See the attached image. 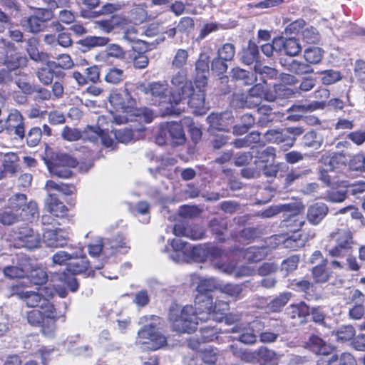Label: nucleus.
Instances as JSON below:
<instances>
[{
  "instance_id": "f257e3e1",
  "label": "nucleus",
  "mask_w": 365,
  "mask_h": 365,
  "mask_svg": "<svg viewBox=\"0 0 365 365\" xmlns=\"http://www.w3.org/2000/svg\"><path fill=\"white\" fill-rule=\"evenodd\" d=\"M229 310V304L216 300L213 306V298L210 294H197L195 307L186 305L181 307L177 304H172L169 312V319L174 331L179 333H192L197 329L200 322L212 319L220 322Z\"/></svg>"
},
{
  "instance_id": "f03ea898",
  "label": "nucleus",
  "mask_w": 365,
  "mask_h": 365,
  "mask_svg": "<svg viewBox=\"0 0 365 365\" xmlns=\"http://www.w3.org/2000/svg\"><path fill=\"white\" fill-rule=\"evenodd\" d=\"M109 102L116 112H121L123 115L110 113L108 116L101 115L98 117V124L102 125L103 123L108 120L115 122L116 124H122L129 120L128 115H135L139 120H143L145 123H150L155 115L154 112L147 108L136 110L134 108V100L128 93L123 94L117 92H113L109 97Z\"/></svg>"
},
{
  "instance_id": "7ed1b4c3",
  "label": "nucleus",
  "mask_w": 365,
  "mask_h": 365,
  "mask_svg": "<svg viewBox=\"0 0 365 365\" xmlns=\"http://www.w3.org/2000/svg\"><path fill=\"white\" fill-rule=\"evenodd\" d=\"M297 91H294L283 83L276 84L270 89H267L264 83H257L250 89L245 98V106L253 108L261 104L262 98L269 102H274L278 99L294 97Z\"/></svg>"
},
{
  "instance_id": "20e7f679",
  "label": "nucleus",
  "mask_w": 365,
  "mask_h": 365,
  "mask_svg": "<svg viewBox=\"0 0 365 365\" xmlns=\"http://www.w3.org/2000/svg\"><path fill=\"white\" fill-rule=\"evenodd\" d=\"M141 324H146L138 333L136 343L143 346L144 349L157 350L167 344L166 337L159 331L162 320L160 317L150 315L140 318Z\"/></svg>"
},
{
  "instance_id": "39448f33",
  "label": "nucleus",
  "mask_w": 365,
  "mask_h": 365,
  "mask_svg": "<svg viewBox=\"0 0 365 365\" xmlns=\"http://www.w3.org/2000/svg\"><path fill=\"white\" fill-rule=\"evenodd\" d=\"M330 244L327 250L329 255L334 259L330 262L333 269H345V262L343 260L344 256L351 252L354 244L351 232L346 229L338 230L330 235Z\"/></svg>"
},
{
  "instance_id": "423d86ee",
  "label": "nucleus",
  "mask_w": 365,
  "mask_h": 365,
  "mask_svg": "<svg viewBox=\"0 0 365 365\" xmlns=\"http://www.w3.org/2000/svg\"><path fill=\"white\" fill-rule=\"evenodd\" d=\"M171 85L178 90L170 93L169 103H167L165 114H180V110L177 106L184 97L190 95L193 91V85L188 79L187 69L182 68L173 72L170 77Z\"/></svg>"
},
{
  "instance_id": "0eeeda50",
  "label": "nucleus",
  "mask_w": 365,
  "mask_h": 365,
  "mask_svg": "<svg viewBox=\"0 0 365 365\" xmlns=\"http://www.w3.org/2000/svg\"><path fill=\"white\" fill-rule=\"evenodd\" d=\"M14 294L22 299L28 307H40L45 297H53L54 288L51 286H43L37 288V291L23 288L20 284L14 287Z\"/></svg>"
},
{
  "instance_id": "6e6552de",
  "label": "nucleus",
  "mask_w": 365,
  "mask_h": 365,
  "mask_svg": "<svg viewBox=\"0 0 365 365\" xmlns=\"http://www.w3.org/2000/svg\"><path fill=\"white\" fill-rule=\"evenodd\" d=\"M170 140L174 145H182L185 142V135L180 123L175 122L165 123L160 125L155 141L163 145Z\"/></svg>"
},
{
  "instance_id": "1a4fd4ad",
  "label": "nucleus",
  "mask_w": 365,
  "mask_h": 365,
  "mask_svg": "<svg viewBox=\"0 0 365 365\" xmlns=\"http://www.w3.org/2000/svg\"><path fill=\"white\" fill-rule=\"evenodd\" d=\"M139 89L145 94L150 96L154 103H158L163 115H169L164 113L170 98V96H167L168 84L166 81L151 82L148 84H143L139 87Z\"/></svg>"
},
{
  "instance_id": "9d476101",
  "label": "nucleus",
  "mask_w": 365,
  "mask_h": 365,
  "mask_svg": "<svg viewBox=\"0 0 365 365\" xmlns=\"http://www.w3.org/2000/svg\"><path fill=\"white\" fill-rule=\"evenodd\" d=\"M47 168L51 175L58 178H68L71 175V168L76 167L77 161L71 156L58 153L51 160H45Z\"/></svg>"
},
{
  "instance_id": "9b49d317",
  "label": "nucleus",
  "mask_w": 365,
  "mask_h": 365,
  "mask_svg": "<svg viewBox=\"0 0 365 365\" xmlns=\"http://www.w3.org/2000/svg\"><path fill=\"white\" fill-rule=\"evenodd\" d=\"M264 323L260 320H254L247 324L235 326L232 331L239 334V341L245 344H253L257 341V334L264 329Z\"/></svg>"
},
{
  "instance_id": "f8f14e48",
  "label": "nucleus",
  "mask_w": 365,
  "mask_h": 365,
  "mask_svg": "<svg viewBox=\"0 0 365 365\" xmlns=\"http://www.w3.org/2000/svg\"><path fill=\"white\" fill-rule=\"evenodd\" d=\"M26 63V58L17 54L13 55L12 53L9 56L7 52L4 60L6 68L0 70V83L12 81L14 74L16 75V73H14V71L19 67L25 66Z\"/></svg>"
},
{
  "instance_id": "ddd939ff",
  "label": "nucleus",
  "mask_w": 365,
  "mask_h": 365,
  "mask_svg": "<svg viewBox=\"0 0 365 365\" xmlns=\"http://www.w3.org/2000/svg\"><path fill=\"white\" fill-rule=\"evenodd\" d=\"M5 129L9 134L14 135L16 138H24V118L19 110H14L9 114L5 122Z\"/></svg>"
},
{
  "instance_id": "4468645a",
  "label": "nucleus",
  "mask_w": 365,
  "mask_h": 365,
  "mask_svg": "<svg viewBox=\"0 0 365 365\" xmlns=\"http://www.w3.org/2000/svg\"><path fill=\"white\" fill-rule=\"evenodd\" d=\"M16 240L19 246L26 247L28 250L36 249L39 247L41 243L39 234L28 227L19 229Z\"/></svg>"
},
{
  "instance_id": "2eb2a0df",
  "label": "nucleus",
  "mask_w": 365,
  "mask_h": 365,
  "mask_svg": "<svg viewBox=\"0 0 365 365\" xmlns=\"http://www.w3.org/2000/svg\"><path fill=\"white\" fill-rule=\"evenodd\" d=\"M302 210L303 206L301 203L290 204V208H285L284 225L293 230L301 227L305 222L303 216L300 215Z\"/></svg>"
},
{
  "instance_id": "dca6fc26",
  "label": "nucleus",
  "mask_w": 365,
  "mask_h": 365,
  "mask_svg": "<svg viewBox=\"0 0 365 365\" xmlns=\"http://www.w3.org/2000/svg\"><path fill=\"white\" fill-rule=\"evenodd\" d=\"M113 136V133L110 134L108 132L106 131L105 129L101 128L99 126H88L84 135V138H87L91 142L96 143L98 140H101L103 145L114 149L113 145L115 141Z\"/></svg>"
},
{
  "instance_id": "f3484780",
  "label": "nucleus",
  "mask_w": 365,
  "mask_h": 365,
  "mask_svg": "<svg viewBox=\"0 0 365 365\" xmlns=\"http://www.w3.org/2000/svg\"><path fill=\"white\" fill-rule=\"evenodd\" d=\"M43 242L49 247H61L66 245L68 232L62 229H46L43 232Z\"/></svg>"
},
{
  "instance_id": "a211bd4d",
  "label": "nucleus",
  "mask_w": 365,
  "mask_h": 365,
  "mask_svg": "<svg viewBox=\"0 0 365 365\" xmlns=\"http://www.w3.org/2000/svg\"><path fill=\"white\" fill-rule=\"evenodd\" d=\"M207 120L212 129L217 130H228V128L233 123L232 112L225 111L222 113H211Z\"/></svg>"
},
{
  "instance_id": "6ab92c4d",
  "label": "nucleus",
  "mask_w": 365,
  "mask_h": 365,
  "mask_svg": "<svg viewBox=\"0 0 365 365\" xmlns=\"http://www.w3.org/2000/svg\"><path fill=\"white\" fill-rule=\"evenodd\" d=\"M28 322L33 326L41 325L43 334L49 338L54 336L55 327L54 322L48 325L40 310L33 309L27 313Z\"/></svg>"
},
{
  "instance_id": "aec40b11",
  "label": "nucleus",
  "mask_w": 365,
  "mask_h": 365,
  "mask_svg": "<svg viewBox=\"0 0 365 365\" xmlns=\"http://www.w3.org/2000/svg\"><path fill=\"white\" fill-rule=\"evenodd\" d=\"M44 63L46 66L39 68L37 71V77L41 83L44 85H49L52 83L54 76L58 78L64 76L63 71H56V61H50L48 58L47 61Z\"/></svg>"
},
{
  "instance_id": "412c9836",
  "label": "nucleus",
  "mask_w": 365,
  "mask_h": 365,
  "mask_svg": "<svg viewBox=\"0 0 365 365\" xmlns=\"http://www.w3.org/2000/svg\"><path fill=\"white\" fill-rule=\"evenodd\" d=\"M173 252L170 255V258L177 262H189V249L190 246L187 243L180 239H174L171 241Z\"/></svg>"
},
{
  "instance_id": "4be33fe9",
  "label": "nucleus",
  "mask_w": 365,
  "mask_h": 365,
  "mask_svg": "<svg viewBox=\"0 0 365 365\" xmlns=\"http://www.w3.org/2000/svg\"><path fill=\"white\" fill-rule=\"evenodd\" d=\"M129 247L122 235L112 239H104V257H108L117 252L125 253Z\"/></svg>"
},
{
  "instance_id": "5701e85b",
  "label": "nucleus",
  "mask_w": 365,
  "mask_h": 365,
  "mask_svg": "<svg viewBox=\"0 0 365 365\" xmlns=\"http://www.w3.org/2000/svg\"><path fill=\"white\" fill-rule=\"evenodd\" d=\"M314 236L313 232L306 233L304 231H294L292 235L282 240V246L284 248L297 250L303 247L306 242L313 238Z\"/></svg>"
},
{
  "instance_id": "b1692460",
  "label": "nucleus",
  "mask_w": 365,
  "mask_h": 365,
  "mask_svg": "<svg viewBox=\"0 0 365 365\" xmlns=\"http://www.w3.org/2000/svg\"><path fill=\"white\" fill-rule=\"evenodd\" d=\"M329 212L328 206L324 202H315L310 205L307 211L308 222L313 225H319L327 216Z\"/></svg>"
},
{
  "instance_id": "393cba45",
  "label": "nucleus",
  "mask_w": 365,
  "mask_h": 365,
  "mask_svg": "<svg viewBox=\"0 0 365 365\" xmlns=\"http://www.w3.org/2000/svg\"><path fill=\"white\" fill-rule=\"evenodd\" d=\"M128 20L122 15H114L110 19L96 21L94 28L104 33H110L117 26H123L127 24Z\"/></svg>"
},
{
  "instance_id": "a878e982",
  "label": "nucleus",
  "mask_w": 365,
  "mask_h": 365,
  "mask_svg": "<svg viewBox=\"0 0 365 365\" xmlns=\"http://www.w3.org/2000/svg\"><path fill=\"white\" fill-rule=\"evenodd\" d=\"M308 349L317 355H322V357H327L331 354L333 346L327 344L324 339L318 336H310L307 343Z\"/></svg>"
},
{
  "instance_id": "bb28decb",
  "label": "nucleus",
  "mask_w": 365,
  "mask_h": 365,
  "mask_svg": "<svg viewBox=\"0 0 365 365\" xmlns=\"http://www.w3.org/2000/svg\"><path fill=\"white\" fill-rule=\"evenodd\" d=\"M188 98V105L194 109V112L197 115H202L206 113L209 109V106L205 103V95L203 90H198L195 93L193 89L192 93L184 97L183 98Z\"/></svg>"
},
{
  "instance_id": "cd10ccee",
  "label": "nucleus",
  "mask_w": 365,
  "mask_h": 365,
  "mask_svg": "<svg viewBox=\"0 0 365 365\" xmlns=\"http://www.w3.org/2000/svg\"><path fill=\"white\" fill-rule=\"evenodd\" d=\"M280 63L286 70L296 75H304L313 72V68L309 64L296 59H281Z\"/></svg>"
},
{
  "instance_id": "c85d7f7f",
  "label": "nucleus",
  "mask_w": 365,
  "mask_h": 365,
  "mask_svg": "<svg viewBox=\"0 0 365 365\" xmlns=\"http://www.w3.org/2000/svg\"><path fill=\"white\" fill-rule=\"evenodd\" d=\"M356 361L349 353H342L340 356L332 354L327 357H322L317 361V365H355Z\"/></svg>"
},
{
  "instance_id": "c756f323",
  "label": "nucleus",
  "mask_w": 365,
  "mask_h": 365,
  "mask_svg": "<svg viewBox=\"0 0 365 365\" xmlns=\"http://www.w3.org/2000/svg\"><path fill=\"white\" fill-rule=\"evenodd\" d=\"M322 162L324 163V166L320 168V179L322 182L329 186H333L336 184L334 180V163L335 160L328 156H322Z\"/></svg>"
},
{
  "instance_id": "7c9ffc66",
  "label": "nucleus",
  "mask_w": 365,
  "mask_h": 365,
  "mask_svg": "<svg viewBox=\"0 0 365 365\" xmlns=\"http://www.w3.org/2000/svg\"><path fill=\"white\" fill-rule=\"evenodd\" d=\"M277 47L280 52L284 51L287 55L290 56L297 55L302 49L297 40L294 38H277Z\"/></svg>"
},
{
  "instance_id": "2f4dec72",
  "label": "nucleus",
  "mask_w": 365,
  "mask_h": 365,
  "mask_svg": "<svg viewBox=\"0 0 365 365\" xmlns=\"http://www.w3.org/2000/svg\"><path fill=\"white\" fill-rule=\"evenodd\" d=\"M45 205L47 210L53 216H63L67 208L63 203L59 201L53 193L48 194L45 199Z\"/></svg>"
},
{
  "instance_id": "473e14b6",
  "label": "nucleus",
  "mask_w": 365,
  "mask_h": 365,
  "mask_svg": "<svg viewBox=\"0 0 365 365\" xmlns=\"http://www.w3.org/2000/svg\"><path fill=\"white\" fill-rule=\"evenodd\" d=\"M324 103L323 102H314L310 104H303V103H296L292 105L289 109L288 111L297 113V115L293 116H289V119H294L295 120H298L299 117L302 116V114L312 112L317 109L324 108Z\"/></svg>"
},
{
  "instance_id": "72a5a7b5",
  "label": "nucleus",
  "mask_w": 365,
  "mask_h": 365,
  "mask_svg": "<svg viewBox=\"0 0 365 365\" xmlns=\"http://www.w3.org/2000/svg\"><path fill=\"white\" fill-rule=\"evenodd\" d=\"M60 281L63 283V287L57 285L54 288V292H56L61 297H65L67 294L65 287H67L73 292H76L78 289V283L73 274H63L60 277Z\"/></svg>"
},
{
  "instance_id": "f704fd0d",
  "label": "nucleus",
  "mask_w": 365,
  "mask_h": 365,
  "mask_svg": "<svg viewBox=\"0 0 365 365\" xmlns=\"http://www.w3.org/2000/svg\"><path fill=\"white\" fill-rule=\"evenodd\" d=\"M51 298V297L43 298L39 308L41 309L43 317L48 324L51 325L52 322H53L54 327H56V320L59 317V316L54 307V305L49 301Z\"/></svg>"
},
{
  "instance_id": "c9c22d12",
  "label": "nucleus",
  "mask_w": 365,
  "mask_h": 365,
  "mask_svg": "<svg viewBox=\"0 0 365 365\" xmlns=\"http://www.w3.org/2000/svg\"><path fill=\"white\" fill-rule=\"evenodd\" d=\"M83 255V247H78L76 250L68 252L65 251H58L55 253L52 257L53 265H63L68 264V262L71 260L72 258L81 257Z\"/></svg>"
},
{
  "instance_id": "e433bc0d",
  "label": "nucleus",
  "mask_w": 365,
  "mask_h": 365,
  "mask_svg": "<svg viewBox=\"0 0 365 365\" xmlns=\"http://www.w3.org/2000/svg\"><path fill=\"white\" fill-rule=\"evenodd\" d=\"M327 259H323L322 263L312 268V278L316 283H325L331 277V272L327 268Z\"/></svg>"
},
{
  "instance_id": "4c0bfd02",
  "label": "nucleus",
  "mask_w": 365,
  "mask_h": 365,
  "mask_svg": "<svg viewBox=\"0 0 365 365\" xmlns=\"http://www.w3.org/2000/svg\"><path fill=\"white\" fill-rule=\"evenodd\" d=\"M110 39L108 37L89 36L80 40L78 44L84 48V51H87L96 47L104 46L107 45Z\"/></svg>"
},
{
  "instance_id": "58836bf2",
  "label": "nucleus",
  "mask_w": 365,
  "mask_h": 365,
  "mask_svg": "<svg viewBox=\"0 0 365 365\" xmlns=\"http://www.w3.org/2000/svg\"><path fill=\"white\" fill-rule=\"evenodd\" d=\"M89 262L87 260L84 252L83 255L72 258L67 264V269L73 274H81L85 272L88 267Z\"/></svg>"
},
{
  "instance_id": "ea45409f",
  "label": "nucleus",
  "mask_w": 365,
  "mask_h": 365,
  "mask_svg": "<svg viewBox=\"0 0 365 365\" xmlns=\"http://www.w3.org/2000/svg\"><path fill=\"white\" fill-rule=\"evenodd\" d=\"M327 132V131H324L323 133H317L314 130L307 132L303 136V143L304 146L314 149L319 148L324 143V136Z\"/></svg>"
},
{
  "instance_id": "a19ab883",
  "label": "nucleus",
  "mask_w": 365,
  "mask_h": 365,
  "mask_svg": "<svg viewBox=\"0 0 365 365\" xmlns=\"http://www.w3.org/2000/svg\"><path fill=\"white\" fill-rule=\"evenodd\" d=\"M219 287V284L215 278H199L197 287V294H210V292Z\"/></svg>"
},
{
  "instance_id": "79ce46f5",
  "label": "nucleus",
  "mask_w": 365,
  "mask_h": 365,
  "mask_svg": "<svg viewBox=\"0 0 365 365\" xmlns=\"http://www.w3.org/2000/svg\"><path fill=\"white\" fill-rule=\"evenodd\" d=\"M309 314L310 309L304 302H300L290 306L289 314L291 317L292 319L298 317L301 323L305 320V318L309 316Z\"/></svg>"
},
{
  "instance_id": "37998d69",
  "label": "nucleus",
  "mask_w": 365,
  "mask_h": 365,
  "mask_svg": "<svg viewBox=\"0 0 365 365\" xmlns=\"http://www.w3.org/2000/svg\"><path fill=\"white\" fill-rule=\"evenodd\" d=\"M113 136L118 142L128 143L138 137V132L126 127L114 130Z\"/></svg>"
},
{
  "instance_id": "c03bdc74",
  "label": "nucleus",
  "mask_w": 365,
  "mask_h": 365,
  "mask_svg": "<svg viewBox=\"0 0 365 365\" xmlns=\"http://www.w3.org/2000/svg\"><path fill=\"white\" fill-rule=\"evenodd\" d=\"M334 334L337 341L344 343L354 338L356 330L353 326L346 325L339 327Z\"/></svg>"
},
{
  "instance_id": "a18cd8bd",
  "label": "nucleus",
  "mask_w": 365,
  "mask_h": 365,
  "mask_svg": "<svg viewBox=\"0 0 365 365\" xmlns=\"http://www.w3.org/2000/svg\"><path fill=\"white\" fill-rule=\"evenodd\" d=\"M18 161L19 157L16 153H7L4 155L2 166L6 171L11 175H14L18 171Z\"/></svg>"
},
{
  "instance_id": "49530a36",
  "label": "nucleus",
  "mask_w": 365,
  "mask_h": 365,
  "mask_svg": "<svg viewBox=\"0 0 365 365\" xmlns=\"http://www.w3.org/2000/svg\"><path fill=\"white\" fill-rule=\"evenodd\" d=\"M129 21L134 24L143 23L147 18V12L144 4L135 5L129 12Z\"/></svg>"
},
{
  "instance_id": "de8ad7c7",
  "label": "nucleus",
  "mask_w": 365,
  "mask_h": 365,
  "mask_svg": "<svg viewBox=\"0 0 365 365\" xmlns=\"http://www.w3.org/2000/svg\"><path fill=\"white\" fill-rule=\"evenodd\" d=\"M266 255L264 248L250 247L244 251L243 257L249 262H257Z\"/></svg>"
},
{
  "instance_id": "09e8293b",
  "label": "nucleus",
  "mask_w": 365,
  "mask_h": 365,
  "mask_svg": "<svg viewBox=\"0 0 365 365\" xmlns=\"http://www.w3.org/2000/svg\"><path fill=\"white\" fill-rule=\"evenodd\" d=\"M188 253L189 262L192 260L197 262L206 261L207 259V245L190 246Z\"/></svg>"
},
{
  "instance_id": "8fccbe9b",
  "label": "nucleus",
  "mask_w": 365,
  "mask_h": 365,
  "mask_svg": "<svg viewBox=\"0 0 365 365\" xmlns=\"http://www.w3.org/2000/svg\"><path fill=\"white\" fill-rule=\"evenodd\" d=\"M258 54L257 46L255 43L250 41L247 48L243 50L241 58L244 63L250 65L256 61Z\"/></svg>"
},
{
  "instance_id": "3c124183",
  "label": "nucleus",
  "mask_w": 365,
  "mask_h": 365,
  "mask_svg": "<svg viewBox=\"0 0 365 365\" xmlns=\"http://www.w3.org/2000/svg\"><path fill=\"white\" fill-rule=\"evenodd\" d=\"M29 264H22L21 267L17 266H9L4 269V274L9 278H21L28 274Z\"/></svg>"
},
{
  "instance_id": "603ef678",
  "label": "nucleus",
  "mask_w": 365,
  "mask_h": 365,
  "mask_svg": "<svg viewBox=\"0 0 365 365\" xmlns=\"http://www.w3.org/2000/svg\"><path fill=\"white\" fill-rule=\"evenodd\" d=\"M27 53L30 58L36 62H46L48 58V55L47 53L38 51L36 46L35 39H30L29 41Z\"/></svg>"
},
{
  "instance_id": "864d4df0",
  "label": "nucleus",
  "mask_w": 365,
  "mask_h": 365,
  "mask_svg": "<svg viewBox=\"0 0 365 365\" xmlns=\"http://www.w3.org/2000/svg\"><path fill=\"white\" fill-rule=\"evenodd\" d=\"M254 71L256 75H259L261 80L265 84V78H274L277 76L278 72L276 69L263 66L260 63L256 62L254 67Z\"/></svg>"
},
{
  "instance_id": "5fc2aeb1",
  "label": "nucleus",
  "mask_w": 365,
  "mask_h": 365,
  "mask_svg": "<svg viewBox=\"0 0 365 365\" xmlns=\"http://www.w3.org/2000/svg\"><path fill=\"white\" fill-rule=\"evenodd\" d=\"M31 282L36 285H42L47 280V274L46 271L40 267L31 269L29 266V272L26 274Z\"/></svg>"
},
{
  "instance_id": "6e6d98bb",
  "label": "nucleus",
  "mask_w": 365,
  "mask_h": 365,
  "mask_svg": "<svg viewBox=\"0 0 365 365\" xmlns=\"http://www.w3.org/2000/svg\"><path fill=\"white\" fill-rule=\"evenodd\" d=\"M276 154L275 149L273 147L261 148L257 150L255 158L262 163H272L274 160Z\"/></svg>"
},
{
  "instance_id": "4d7b16f0",
  "label": "nucleus",
  "mask_w": 365,
  "mask_h": 365,
  "mask_svg": "<svg viewBox=\"0 0 365 365\" xmlns=\"http://www.w3.org/2000/svg\"><path fill=\"white\" fill-rule=\"evenodd\" d=\"M291 293L284 292L279 294L277 297L271 301L268 304V308L273 312H277L287 304L288 301L290 299Z\"/></svg>"
},
{
  "instance_id": "13d9d810",
  "label": "nucleus",
  "mask_w": 365,
  "mask_h": 365,
  "mask_svg": "<svg viewBox=\"0 0 365 365\" xmlns=\"http://www.w3.org/2000/svg\"><path fill=\"white\" fill-rule=\"evenodd\" d=\"M22 24L26 30L32 33L39 32L45 27V24L42 22V20H40L34 15L27 18Z\"/></svg>"
},
{
  "instance_id": "bf43d9fd",
  "label": "nucleus",
  "mask_w": 365,
  "mask_h": 365,
  "mask_svg": "<svg viewBox=\"0 0 365 365\" xmlns=\"http://www.w3.org/2000/svg\"><path fill=\"white\" fill-rule=\"evenodd\" d=\"M38 215L37 204L34 201L26 202L20 211V217L30 220Z\"/></svg>"
},
{
  "instance_id": "052dcab7",
  "label": "nucleus",
  "mask_w": 365,
  "mask_h": 365,
  "mask_svg": "<svg viewBox=\"0 0 365 365\" xmlns=\"http://www.w3.org/2000/svg\"><path fill=\"white\" fill-rule=\"evenodd\" d=\"M304 41L307 43H317L321 38L318 30L312 26H307L302 31Z\"/></svg>"
},
{
  "instance_id": "680f3d73",
  "label": "nucleus",
  "mask_w": 365,
  "mask_h": 365,
  "mask_svg": "<svg viewBox=\"0 0 365 365\" xmlns=\"http://www.w3.org/2000/svg\"><path fill=\"white\" fill-rule=\"evenodd\" d=\"M324 51L319 47H310L304 51V57L309 63H318L321 61Z\"/></svg>"
},
{
  "instance_id": "e2e57ef3",
  "label": "nucleus",
  "mask_w": 365,
  "mask_h": 365,
  "mask_svg": "<svg viewBox=\"0 0 365 365\" xmlns=\"http://www.w3.org/2000/svg\"><path fill=\"white\" fill-rule=\"evenodd\" d=\"M231 73L233 78L242 80L247 85L252 84L257 81V76H254L252 73L240 68H233Z\"/></svg>"
},
{
  "instance_id": "0e129e2a",
  "label": "nucleus",
  "mask_w": 365,
  "mask_h": 365,
  "mask_svg": "<svg viewBox=\"0 0 365 365\" xmlns=\"http://www.w3.org/2000/svg\"><path fill=\"white\" fill-rule=\"evenodd\" d=\"M188 52L185 49L179 48L176 51L172 61V67L176 69L185 68L188 59Z\"/></svg>"
},
{
  "instance_id": "69168bd1",
  "label": "nucleus",
  "mask_w": 365,
  "mask_h": 365,
  "mask_svg": "<svg viewBox=\"0 0 365 365\" xmlns=\"http://www.w3.org/2000/svg\"><path fill=\"white\" fill-rule=\"evenodd\" d=\"M125 77L124 71L118 68H110L105 76V81L111 84L120 83Z\"/></svg>"
},
{
  "instance_id": "338daca9",
  "label": "nucleus",
  "mask_w": 365,
  "mask_h": 365,
  "mask_svg": "<svg viewBox=\"0 0 365 365\" xmlns=\"http://www.w3.org/2000/svg\"><path fill=\"white\" fill-rule=\"evenodd\" d=\"M272 107L269 105H259L258 106L257 112L262 116L259 118L258 123L261 126H266L269 123L273 120L270 117L272 112Z\"/></svg>"
},
{
  "instance_id": "774afa93",
  "label": "nucleus",
  "mask_w": 365,
  "mask_h": 365,
  "mask_svg": "<svg viewBox=\"0 0 365 365\" xmlns=\"http://www.w3.org/2000/svg\"><path fill=\"white\" fill-rule=\"evenodd\" d=\"M210 56L202 51L195 63V72L197 73H209Z\"/></svg>"
}]
</instances>
